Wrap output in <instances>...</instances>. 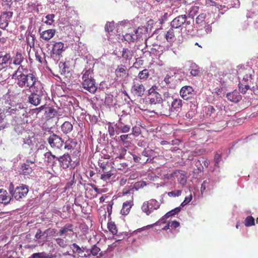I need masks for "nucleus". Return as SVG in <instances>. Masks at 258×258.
I'll return each instance as SVG.
<instances>
[{"label": "nucleus", "mask_w": 258, "mask_h": 258, "mask_svg": "<svg viewBox=\"0 0 258 258\" xmlns=\"http://www.w3.org/2000/svg\"><path fill=\"white\" fill-rule=\"evenodd\" d=\"M12 78L20 88L28 90L39 89L40 86H42L35 73H29L28 69L25 66H19L13 74Z\"/></svg>", "instance_id": "f257e3e1"}, {"label": "nucleus", "mask_w": 258, "mask_h": 258, "mask_svg": "<svg viewBox=\"0 0 258 258\" xmlns=\"http://www.w3.org/2000/svg\"><path fill=\"white\" fill-rule=\"evenodd\" d=\"M243 77L239 83V90L242 93H245L248 90H255L258 85L254 79V72L250 68L243 70Z\"/></svg>", "instance_id": "f03ea898"}, {"label": "nucleus", "mask_w": 258, "mask_h": 258, "mask_svg": "<svg viewBox=\"0 0 258 258\" xmlns=\"http://www.w3.org/2000/svg\"><path fill=\"white\" fill-rule=\"evenodd\" d=\"M206 13L200 14L196 19V24L198 28L197 34L199 37H203L212 31L211 26L208 24Z\"/></svg>", "instance_id": "7ed1b4c3"}, {"label": "nucleus", "mask_w": 258, "mask_h": 258, "mask_svg": "<svg viewBox=\"0 0 258 258\" xmlns=\"http://www.w3.org/2000/svg\"><path fill=\"white\" fill-rule=\"evenodd\" d=\"M100 167L99 173L100 174V178L104 181H107L113 175V167L111 163L105 159H100L98 161Z\"/></svg>", "instance_id": "20e7f679"}, {"label": "nucleus", "mask_w": 258, "mask_h": 258, "mask_svg": "<svg viewBox=\"0 0 258 258\" xmlns=\"http://www.w3.org/2000/svg\"><path fill=\"white\" fill-rule=\"evenodd\" d=\"M92 71L87 70L84 71L82 76V87L91 93H94L97 89L95 81L92 76Z\"/></svg>", "instance_id": "39448f33"}, {"label": "nucleus", "mask_w": 258, "mask_h": 258, "mask_svg": "<svg viewBox=\"0 0 258 258\" xmlns=\"http://www.w3.org/2000/svg\"><path fill=\"white\" fill-rule=\"evenodd\" d=\"M9 191L12 197L17 201H21L27 195L29 188L28 186L24 184H21L14 188V185L12 182L10 184Z\"/></svg>", "instance_id": "423d86ee"}, {"label": "nucleus", "mask_w": 258, "mask_h": 258, "mask_svg": "<svg viewBox=\"0 0 258 258\" xmlns=\"http://www.w3.org/2000/svg\"><path fill=\"white\" fill-rule=\"evenodd\" d=\"M131 116L128 114L120 115L118 122L115 124L116 132L127 133L131 128Z\"/></svg>", "instance_id": "0eeeda50"}, {"label": "nucleus", "mask_w": 258, "mask_h": 258, "mask_svg": "<svg viewBox=\"0 0 258 258\" xmlns=\"http://www.w3.org/2000/svg\"><path fill=\"white\" fill-rule=\"evenodd\" d=\"M43 86H40L39 89H33L29 90L31 94L28 96V102L31 104L37 106L40 104L41 101V96L43 94Z\"/></svg>", "instance_id": "6e6552de"}, {"label": "nucleus", "mask_w": 258, "mask_h": 258, "mask_svg": "<svg viewBox=\"0 0 258 258\" xmlns=\"http://www.w3.org/2000/svg\"><path fill=\"white\" fill-rule=\"evenodd\" d=\"M160 204L155 199H151L143 203L141 207L142 211L149 216L154 211L159 208Z\"/></svg>", "instance_id": "1a4fd4ad"}, {"label": "nucleus", "mask_w": 258, "mask_h": 258, "mask_svg": "<svg viewBox=\"0 0 258 258\" xmlns=\"http://www.w3.org/2000/svg\"><path fill=\"white\" fill-rule=\"evenodd\" d=\"M145 90V87L142 81L137 78L134 79L131 89L132 94L135 97H141L144 95Z\"/></svg>", "instance_id": "9d476101"}, {"label": "nucleus", "mask_w": 258, "mask_h": 258, "mask_svg": "<svg viewBox=\"0 0 258 258\" xmlns=\"http://www.w3.org/2000/svg\"><path fill=\"white\" fill-rule=\"evenodd\" d=\"M154 112L165 116H171V112L170 108V103L166 100H163L155 107Z\"/></svg>", "instance_id": "9b49d317"}, {"label": "nucleus", "mask_w": 258, "mask_h": 258, "mask_svg": "<svg viewBox=\"0 0 258 258\" xmlns=\"http://www.w3.org/2000/svg\"><path fill=\"white\" fill-rule=\"evenodd\" d=\"M190 21L187 20V17L185 15H181L175 18L170 23V26L174 29L181 30L180 27L182 25H185V26L190 25Z\"/></svg>", "instance_id": "f8f14e48"}, {"label": "nucleus", "mask_w": 258, "mask_h": 258, "mask_svg": "<svg viewBox=\"0 0 258 258\" xmlns=\"http://www.w3.org/2000/svg\"><path fill=\"white\" fill-rule=\"evenodd\" d=\"M35 159L31 160L27 159L25 163H23L20 167V174L23 175H30L33 172V168L34 167Z\"/></svg>", "instance_id": "ddd939ff"}, {"label": "nucleus", "mask_w": 258, "mask_h": 258, "mask_svg": "<svg viewBox=\"0 0 258 258\" xmlns=\"http://www.w3.org/2000/svg\"><path fill=\"white\" fill-rule=\"evenodd\" d=\"M50 147L53 149H60L63 145L62 139L55 134L51 135L47 139Z\"/></svg>", "instance_id": "4468645a"}, {"label": "nucleus", "mask_w": 258, "mask_h": 258, "mask_svg": "<svg viewBox=\"0 0 258 258\" xmlns=\"http://www.w3.org/2000/svg\"><path fill=\"white\" fill-rule=\"evenodd\" d=\"M13 15V13L11 11L4 12L1 13L0 15V29L6 30Z\"/></svg>", "instance_id": "2eb2a0df"}, {"label": "nucleus", "mask_w": 258, "mask_h": 258, "mask_svg": "<svg viewBox=\"0 0 258 258\" xmlns=\"http://www.w3.org/2000/svg\"><path fill=\"white\" fill-rule=\"evenodd\" d=\"M180 96L184 100H188L194 97L195 95L194 90L190 86H183L180 90Z\"/></svg>", "instance_id": "dca6fc26"}, {"label": "nucleus", "mask_w": 258, "mask_h": 258, "mask_svg": "<svg viewBox=\"0 0 258 258\" xmlns=\"http://www.w3.org/2000/svg\"><path fill=\"white\" fill-rule=\"evenodd\" d=\"M181 32V30L173 28L171 26V28L166 32L165 35V38L167 42L172 43L176 40V36L179 35Z\"/></svg>", "instance_id": "f3484780"}, {"label": "nucleus", "mask_w": 258, "mask_h": 258, "mask_svg": "<svg viewBox=\"0 0 258 258\" xmlns=\"http://www.w3.org/2000/svg\"><path fill=\"white\" fill-rule=\"evenodd\" d=\"M59 165L63 169H67L71 165L72 159L69 154H64L57 158Z\"/></svg>", "instance_id": "a211bd4d"}, {"label": "nucleus", "mask_w": 258, "mask_h": 258, "mask_svg": "<svg viewBox=\"0 0 258 258\" xmlns=\"http://www.w3.org/2000/svg\"><path fill=\"white\" fill-rule=\"evenodd\" d=\"M148 99L149 104L151 105H154L155 107L159 103H161L163 100L161 95L158 92L148 93Z\"/></svg>", "instance_id": "6ab92c4d"}, {"label": "nucleus", "mask_w": 258, "mask_h": 258, "mask_svg": "<svg viewBox=\"0 0 258 258\" xmlns=\"http://www.w3.org/2000/svg\"><path fill=\"white\" fill-rule=\"evenodd\" d=\"M4 112L7 115L15 114L20 117H21V115H24V114L23 110L20 107H19L18 108L16 106L6 107V108L4 109Z\"/></svg>", "instance_id": "aec40b11"}, {"label": "nucleus", "mask_w": 258, "mask_h": 258, "mask_svg": "<svg viewBox=\"0 0 258 258\" xmlns=\"http://www.w3.org/2000/svg\"><path fill=\"white\" fill-rule=\"evenodd\" d=\"M170 175L171 177H176L178 183L182 185H184L186 182L187 178L186 174L182 171H175Z\"/></svg>", "instance_id": "412c9836"}, {"label": "nucleus", "mask_w": 258, "mask_h": 258, "mask_svg": "<svg viewBox=\"0 0 258 258\" xmlns=\"http://www.w3.org/2000/svg\"><path fill=\"white\" fill-rule=\"evenodd\" d=\"M142 155L145 157L146 159H148V163H151L157 156L158 153L154 150L147 148L142 151Z\"/></svg>", "instance_id": "4be33fe9"}, {"label": "nucleus", "mask_w": 258, "mask_h": 258, "mask_svg": "<svg viewBox=\"0 0 258 258\" xmlns=\"http://www.w3.org/2000/svg\"><path fill=\"white\" fill-rule=\"evenodd\" d=\"M64 44L63 42H56L53 44L52 53L53 55H60L62 52L65 50Z\"/></svg>", "instance_id": "5701e85b"}, {"label": "nucleus", "mask_w": 258, "mask_h": 258, "mask_svg": "<svg viewBox=\"0 0 258 258\" xmlns=\"http://www.w3.org/2000/svg\"><path fill=\"white\" fill-rule=\"evenodd\" d=\"M56 33V30L54 29L46 30L40 32V37L45 41H48L52 38Z\"/></svg>", "instance_id": "b1692460"}, {"label": "nucleus", "mask_w": 258, "mask_h": 258, "mask_svg": "<svg viewBox=\"0 0 258 258\" xmlns=\"http://www.w3.org/2000/svg\"><path fill=\"white\" fill-rule=\"evenodd\" d=\"M182 101L179 98H174L170 104L171 115L172 113H176L181 108Z\"/></svg>", "instance_id": "393cba45"}, {"label": "nucleus", "mask_w": 258, "mask_h": 258, "mask_svg": "<svg viewBox=\"0 0 258 258\" xmlns=\"http://www.w3.org/2000/svg\"><path fill=\"white\" fill-rule=\"evenodd\" d=\"M11 59L14 64L19 66V67L23 66L22 63L25 59L23 55L19 51L16 52L15 54Z\"/></svg>", "instance_id": "a878e982"}, {"label": "nucleus", "mask_w": 258, "mask_h": 258, "mask_svg": "<svg viewBox=\"0 0 258 258\" xmlns=\"http://www.w3.org/2000/svg\"><path fill=\"white\" fill-rule=\"evenodd\" d=\"M12 196L9 195L6 190L0 189V203L8 204L12 200Z\"/></svg>", "instance_id": "bb28decb"}, {"label": "nucleus", "mask_w": 258, "mask_h": 258, "mask_svg": "<svg viewBox=\"0 0 258 258\" xmlns=\"http://www.w3.org/2000/svg\"><path fill=\"white\" fill-rule=\"evenodd\" d=\"M112 163L118 170H120L124 173L127 172L130 169V166L126 162H119V161L115 162L113 161Z\"/></svg>", "instance_id": "cd10ccee"}, {"label": "nucleus", "mask_w": 258, "mask_h": 258, "mask_svg": "<svg viewBox=\"0 0 258 258\" xmlns=\"http://www.w3.org/2000/svg\"><path fill=\"white\" fill-rule=\"evenodd\" d=\"M227 98L228 100L234 103H237L241 99V96L236 91H233L227 94Z\"/></svg>", "instance_id": "c85d7f7f"}, {"label": "nucleus", "mask_w": 258, "mask_h": 258, "mask_svg": "<svg viewBox=\"0 0 258 258\" xmlns=\"http://www.w3.org/2000/svg\"><path fill=\"white\" fill-rule=\"evenodd\" d=\"M174 79L175 77L173 75L170 76L169 75H166L161 84L163 85V86L164 87L168 88H171V86L173 85Z\"/></svg>", "instance_id": "c756f323"}, {"label": "nucleus", "mask_w": 258, "mask_h": 258, "mask_svg": "<svg viewBox=\"0 0 258 258\" xmlns=\"http://www.w3.org/2000/svg\"><path fill=\"white\" fill-rule=\"evenodd\" d=\"M146 185V183L144 181H139L135 183L133 187L131 186H125L122 190L123 195H126L130 193L131 190H133L134 188L137 189L138 188L143 187Z\"/></svg>", "instance_id": "7c9ffc66"}, {"label": "nucleus", "mask_w": 258, "mask_h": 258, "mask_svg": "<svg viewBox=\"0 0 258 258\" xmlns=\"http://www.w3.org/2000/svg\"><path fill=\"white\" fill-rule=\"evenodd\" d=\"M57 114V111L53 108L46 106L45 108L44 116L47 120L54 117Z\"/></svg>", "instance_id": "2f4dec72"}, {"label": "nucleus", "mask_w": 258, "mask_h": 258, "mask_svg": "<svg viewBox=\"0 0 258 258\" xmlns=\"http://www.w3.org/2000/svg\"><path fill=\"white\" fill-rule=\"evenodd\" d=\"M133 206V200L127 201L123 203L121 210V214L123 215H127L129 214L131 209Z\"/></svg>", "instance_id": "473e14b6"}, {"label": "nucleus", "mask_w": 258, "mask_h": 258, "mask_svg": "<svg viewBox=\"0 0 258 258\" xmlns=\"http://www.w3.org/2000/svg\"><path fill=\"white\" fill-rule=\"evenodd\" d=\"M44 157L46 159L47 164L50 166H53L55 161L57 160V158L53 155L50 151L47 152L44 154Z\"/></svg>", "instance_id": "72a5a7b5"}, {"label": "nucleus", "mask_w": 258, "mask_h": 258, "mask_svg": "<svg viewBox=\"0 0 258 258\" xmlns=\"http://www.w3.org/2000/svg\"><path fill=\"white\" fill-rule=\"evenodd\" d=\"M74 225L70 223L66 224L59 231L60 236H65L67 235L69 232H74Z\"/></svg>", "instance_id": "f704fd0d"}, {"label": "nucleus", "mask_w": 258, "mask_h": 258, "mask_svg": "<svg viewBox=\"0 0 258 258\" xmlns=\"http://www.w3.org/2000/svg\"><path fill=\"white\" fill-rule=\"evenodd\" d=\"M204 111L206 118H210L215 114L216 110L214 107L211 105H208L204 107Z\"/></svg>", "instance_id": "c9c22d12"}, {"label": "nucleus", "mask_w": 258, "mask_h": 258, "mask_svg": "<svg viewBox=\"0 0 258 258\" xmlns=\"http://www.w3.org/2000/svg\"><path fill=\"white\" fill-rule=\"evenodd\" d=\"M150 77L149 71L148 69H144L140 71L138 75V78L140 81H147Z\"/></svg>", "instance_id": "e433bc0d"}, {"label": "nucleus", "mask_w": 258, "mask_h": 258, "mask_svg": "<svg viewBox=\"0 0 258 258\" xmlns=\"http://www.w3.org/2000/svg\"><path fill=\"white\" fill-rule=\"evenodd\" d=\"M73 125L69 121H65L61 126V131L65 134L70 133L73 130Z\"/></svg>", "instance_id": "4c0bfd02"}, {"label": "nucleus", "mask_w": 258, "mask_h": 258, "mask_svg": "<svg viewBox=\"0 0 258 258\" xmlns=\"http://www.w3.org/2000/svg\"><path fill=\"white\" fill-rule=\"evenodd\" d=\"M124 39L129 43L134 42L135 40H137V36L134 34L133 31H129L126 33L123 36Z\"/></svg>", "instance_id": "58836bf2"}, {"label": "nucleus", "mask_w": 258, "mask_h": 258, "mask_svg": "<svg viewBox=\"0 0 258 258\" xmlns=\"http://www.w3.org/2000/svg\"><path fill=\"white\" fill-rule=\"evenodd\" d=\"M11 58V55L9 53H5L0 52V66L7 63Z\"/></svg>", "instance_id": "ea45409f"}, {"label": "nucleus", "mask_w": 258, "mask_h": 258, "mask_svg": "<svg viewBox=\"0 0 258 258\" xmlns=\"http://www.w3.org/2000/svg\"><path fill=\"white\" fill-rule=\"evenodd\" d=\"M190 73L192 76H198L200 73L199 67L195 63L190 64L189 68Z\"/></svg>", "instance_id": "a19ab883"}, {"label": "nucleus", "mask_w": 258, "mask_h": 258, "mask_svg": "<svg viewBox=\"0 0 258 258\" xmlns=\"http://www.w3.org/2000/svg\"><path fill=\"white\" fill-rule=\"evenodd\" d=\"M77 145L76 141L74 140H69L65 142L64 149L71 151L74 149Z\"/></svg>", "instance_id": "79ce46f5"}, {"label": "nucleus", "mask_w": 258, "mask_h": 258, "mask_svg": "<svg viewBox=\"0 0 258 258\" xmlns=\"http://www.w3.org/2000/svg\"><path fill=\"white\" fill-rule=\"evenodd\" d=\"M133 56V51L126 48H124L122 51V57L124 59L130 60Z\"/></svg>", "instance_id": "37998d69"}, {"label": "nucleus", "mask_w": 258, "mask_h": 258, "mask_svg": "<svg viewBox=\"0 0 258 258\" xmlns=\"http://www.w3.org/2000/svg\"><path fill=\"white\" fill-rule=\"evenodd\" d=\"M205 6L208 8H214L215 10H220L221 8V5L217 4L213 0H206L205 1Z\"/></svg>", "instance_id": "c03bdc74"}, {"label": "nucleus", "mask_w": 258, "mask_h": 258, "mask_svg": "<svg viewBox=\"0 0 258 258\" xmlns=\"http://www.w3.org/2000/svg\"><path fill=\"white\" fill-rule=\"evenodd\" d=\"M127 150L124 148L121 147L119 150V154L114 159H112L114 162L119 161V159H124V156L126 154Z\"/></svg>", "instance_id": "a18cd8bd"}, {"label": "nucleus", "mask_w": 258, "mask_h": 258, "mask_svg": "<svg viewBox=\"0 0 258 258\" xmlns=\"http://www.w3.org/2000/svg\"><path fill=\"white\" fill-rule=\"evenodd\" d=\"M134 160L136 163H140L141 164H145L148 163V159H146L145 157L142 155H136L133 154Z\"/></svg>", "instance_id": "49530a36"}, {"label": "nucleus", "mask_w": 258, "mask_h": 258, "mask_svg": "<svg viewBox=\"0 0 258 258\" xmlns=\"http://www.w3.org/2000/svg\"><path fill=\"white\" fill-rule=\"evenodd\" d=\"M115 73H116L117 77H118V74L119 73L120 74L119 75L120 77H121V74L122 75H128L127 71L126 70L125 67L122 64L118 66L117 68L115 70Z\"/></svg>", "instance_id": "de8ad7c7"}, {"label": "nucleus", "mask_w": 258, "mask_h": 258, "mask_svg": "<svg viewBox=\"0 0 258 258\" xmlns=\"http://www.w3.org/2000/svg\"><path fill=\"white\" fill-rule=\"evenodd\" d=\"M107 227L109 231L113 234L115 235L117 233V229L116 225L113 222H109L107 224Z\"/></svg>", "instance_id": "09e8293b"}, {"label": "nucleus", "mask_w": 258, "mask_h": 258, "mask_svg": "<svg viewBox=\"0 0 258 258\" xmlns=\"http://www.w3.org/2000/svg\"><path fill=\"white\" fill-rule=\"evenodd\" d=\"M244 225L246 227H250L255 225L254 219L251 216L246 217L244 220Z\"/></svg>", "instance_id": "8fccbe9b"}, {"label": "nucleus", "mask_w": 258, "mask_h": 258, "mask_svg": "<svg viewBox=\"0 0 258 258\" xmlns=\"http://www.w3.org/2000/svg\"><path fill=\"white\" fill-rule=\"evenodd\" d=\"M134 34L137 36V39L142 37L143 34L146 31V29L144 27L140 28L133 30Z\"/></svg>", "instance_id": "3c124183"}, {"label": "nucleus", "mask_w": 258, "mask_h": 258, "mask_svg": "<svg viewBox=\"0 0 258 258\" xmlns=\"http://www.w3.org/2000/svg\"><path fill=\"white\" fill-rule=\"evenodd\" d=\"M55 15L53 14H48L45 16L46 20L44 23L48 25H51L54 22Z\"/></svg>", "instance_id": "603ef678"}, {"label": "nucleus", "mask_w": 258, "mask_h": 258, "mask_svg": "<svg viewBox=\"0 0 258 258\" xmlns=\"http://www.w3.org/2000/svg\"><path fill=\"white\" fill-rule=\"evenodd\" d=\"M199 10V7L197 6L191 7L188 12V14L189 17L192 18L196 15Z\"/></svg>", "instance_id": "864d4df0"}, {"label": "nucleus", "mask_w": 258, "mask_h": 258, "mask_svg": "<svg viewBox=\"0 0 258 258\" xmlns=\"http://www.w3.org/2000/svg\"><path fill=\"white\" fill-rule=\"evenodd\" d=\"M181 193V190H174L173 191L167 192V194L169 197H176L180 196Z\"/></svg>", "instance_id": "5fc2aeb1"}, {"label": "nucleus", "mask_w": 258, "mask_h": 258, "mask_svg": "<svg viewBox=\"0 0 258 258\" xmlns=\"http://www.w3.org/2000/svg\"><path fill=\"white\" fill-rule=\"evenodd\" d=\"M180 210H181V208L180 207L176 208L174 209H173V210H171L170 211L167 212L165 216L167 218H168L170 216H174L176 214L178 213L180 211Z\"/></svg>", "instance_id": "6e6d98bb"}, {"label": "nucleus", "mask_w": 258, "mask_h": 258, "mask_svg": "<svg viewBox=\"0 0 258 258\" xmlns=\"http://www.w3.org/2000/svg\"><path fill=\"white\" fill-rule=\"evenodd\" d=\"M50 229H46L45 231L42 232L41 229H39L37 230V231L35 235V237L36 239H41L42 237L46 233H48L49 231H50Z\"/></svg>", "instance_id": "4d7b16f0"}, {"label": "nucleus", "mask_w": 258, "mask_h": 258, "mask_svg": "<svg viewBox=\"0 0 258 258\" xmlns=\"http://www.w3.org/2000/svg\"><path fill=\"white\" fill-rule=\"evenodd\" d=\"M12 4V0H3L2 5L4 9L8 10L11 8Z\"/></svg>", "instance_id": "13d9d810"}, {"label": "nucleus", "mask_w": 258, "mask_h": 258, "mask_svg": "<svg viewBox=\"0 0 258 258\" xmlns=\"http://www.w3.org/2000/svg\"><path fill=\"white\" fill-rule=\"evenodd\" d=\"M56 243L61 247L65 248L67 246V242L61 238H57L55 239Z\"/></svg>", "instance_id": "bf43d9fd"}, {"label": "nucleus", "mask_w": 258, "mask_h": 258, "mask_svg": "<svg viewBox=\"0 0 258 258\" xmlns=\"http://www.w3.org/2000/svg\"><path fill=\"white\" fill-rule=\"evenodd\" d=\"M59 66L60 68H61V70L60 71L61 75H62V74L64 75L66 72L69 73L70 72L69 68L66 65V63H60Z\"/></svg>", "instance_id": "052dcab7"}, {"label": "nucleus", "mask_w": 258, "mask_h": 258, "mask_svg": "<svg viewBox=\"0 0 258 258\" xmlns=\"http://www.w3.org/2000/svg\"><path fill=\"white\" fill-rule=\"evenodd\" d=\"M199 164L202 165L203 168L204 167L207 168L209 165V162L207 160H204V158H203L202 161L200 160H198L196 161V165L197 166H198Z\"/></svg>", "instance_id": "680f3d73"}, {"label": "nucleus", "mask_w": 258, "mask_h": 258, "mask_svg": "<svg viewBox=\"0 0 258 258\" xmlns=\"http://www.w3.org/2000/svg\"><path fill=\"white\" fill-rule=\"evenodd\" d=\"M114 28V22H107L105 25V30L108 32H112Z\"/></svg>", "instance_id": "e2e57ef3"}, {"label": "nucleus", "mask_w": 258, "mask_h": 258, "mask_svg": "<svg viewBox=\"0 0 258 258\" xmlns=\"http://www.w3.org/2000/svg\"><path fill=\"white\" fill-rule=\"evenodd\" d=\"M196 115V112L193 109H190L187 111V112L185 114V117L187 119H192Z\"/></svg>", "instance_id": "0e129e2a"}, {"label": "nucleus", "mask_w": 258, "mask_h": 258, "mask_svg": "<svg viewBox=\"0 0 258 258\" xmlns=\"http://www.w3.org/2000/svg\"><path fill=\"white\" fill-rule=\"evenodd\" d=\"M114 204L113 201L111 200L108 204L107 206V211L108 214V216H110V215L112 213V206Z\"/></svg>", "instance_id": "69168bd1"}, {"label": "nucleus", "mask_w": 258, "mask_h": 258, "mask_svg": "<svg viewBox=\"0 0 258 258\" xmlns=\"http://www.w3.org/2000/svg\"><path fill=\"white\" fill-rule=\"evenodd\" d=\"M100 251V248L97 247L96 245H94L91 250V252L93 255H96L98 254Z\"/></svg>", "instance_id": "338daca9"}, {"label": "nucleus", "mask_w": 258, "mask_h": 258, "mask_svg": "<svg viewBox=\"0 0 258 258\" xmlns=\"http://www.w3.org/2000/svg\"><path fill=\"white\" fill-rule=\"evenodd\" d=\"M132 133L136 136H139L141 134V129L139 127L134 126L132 128Z\"/></svg>", "instance_id": "774afa93"}]
</instances>
